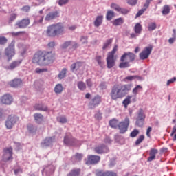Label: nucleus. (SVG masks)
I'll use <instances>...</instances> for the list:
<instances>
[{
    "mask_svg": "<svg viewBox=\"0 0 176 176\" xmlns=\"http://www.w3.org/2000/svg\"><path fill=\"white\" fill-rule=\"evenodd\" d=\"M56 59V54L52 51H37L33 56L32 63L45 66L53 63Z\"/></svg>",
    "mask_w": 176,
    "mask_h": 176,
    "instance_id": "nucleus-1",
    "label": "nucleus"
},
{
    "mask_svg": "<svg viewBox=\"0 0 176 176\" xmlns=\"http://www.w3.org/2000/svg\"><path fill=\"white\" fill-rule=\"evenodd\" d=\"M131 88H133L132 84H116L110 92L111 100L117 101L123 98L131 91Z\"/></svg>",
    "mask_w": 176,
    "mask_h": 176,
    "instance_id": "nucleus-2",
    "label": "nucleus"
},
{
    "mask_svg": "<svg viewBox=\"0 0 176 176\" xmlns=\"http://www.w3.org/2000/svg\"><path fill=\"white\" fill-rule=\"evenodd\" d=\"M135 60V54L131 52H124L120 56V62L119 63V68L126 69L130 67V63H133Z\"/></svg>",
    "mask_w": 176,
    "mask_h": 176,
    "instance_id": "nucleus-3",
    "label": "nucleus"
},
{
    "mask_svg": "<svg viewBox=\"0 0 176 176\" xmlns=\"http://www.w3.org/2000/svg\"><path fill=\"white\" fill-rule=\"evenodd\" d=\"M65 33L64 25L61 23H57L49 25L46 30V34L50 37H55Z\"/></svg>",
    "mask_w": 176,
    "mask_h": 176,
    "instance_id": "nucleus-4",
    "label": "nucleus"
},
{
    "mask_svg": "<svg viewBox=\"0 0 176 176\" xmlns=\"http://www.w3.org/2000/svg\"><path fill=\"white\" fill-rule=\"evenodd\" d=\"M118 50V45H115L113 50L111 52H109L107 53V66L108 69H111L113 67L116 66V59L115 58V54Z\"/></svg>",
    "mask_w": 176,
    "mask_h": 176,
    "instance_id": "nucleus-5",
    "label": "nucleus"
},
{
    "mask_svg": "<svg viewBox=\"0 0 176 176\" xmlns=\"http://www.w3.org/2000/svg\"><path fill=\"white\" fill-rule=\"evenodd\" d=\"M5 55L7 56L8 61L12 60L15 55V41H12L9 45L5 49Z\"/></svg>",
    "mask_w": 176,
    "mask_h": 176,
    "instance_id": "nucleus-6",
    "label": "nucleus"
},
{
    "mask_svg": "<svg viewBox=\"0 0 176 176\" xmlns=\"http://www.w3.org/2000/svg\"><path fill=\"white\" fill-rule=\"evenodd\" d=\"M129 124L130 120L129 118H126L124 122L119 123L118 128L120 130V133L122 134L125 133L128 131Z\"/></svg>",
    "mask_w": 176,
    "mask_h": 176,
    "instance_id": "nucleus-7",
    "label": "nucleus"
},
{
    "mask_svg": "<svg viewBox=\"0 0 176 176\" xmlns=\"http://www.w3.org/2000/svg\"><path fill=\"white\" fill-rule=\"evenodd\" d=\"M30 24V18H24L16 22L14 26L20 28V29H25L28 28Z\"/></svg>",
    "mask_w": 176,
    "mask_h": 176,
    "instance_id": "nucleus-8",
    "label": "nucleus"
},
{
    "mask_svg": "<svg viewBox=\"0 0 176 176\" xmlns=\"http://www.w3.org/2000/svg\"><path fill=\"white\" fill-rule=\"evenodd\" d=\"M13 149L12 148H6L3 149V161L7 162L13 160Z\"/></svg>",
    "mask_w": 176,
    "mask_h": 176,
    "instance_id": "nucleus-9",
    "label": "nucleus"
},
{
    "mask_svg": "<svg viewBox=\"0 0 176 176\" xmlns=\"http://www.w3.org/2000/svg\"><path fill=\"white\" fill-rule=\"evenodd\" d=\"M152 53V46L145 47L144 49L139 54L140 60H146Z\"/></svg>",
    "mask_w": 176,
    "mask_h": 176,
    "instance_id": "nucleus-10",
    "label": "nucleus"
},
{
    "mask_svg": "<svg viewBox=\"0 0 176 176\" xmlns=\"http://www.w3.org/2000/svg\"><path fill=\"white\" fill-rule=\"evenodd\" d=\"M101 160V157L100 156L97 155H88L87 159L86 160V164H98Z\"/></svg>",
    "mask_w": 176,
    "mask_h": 176,
    "instance_id": "nucleus-11",
    "label": "nucleus"
},
{
    "mask_svg": "<svg viewBox=\"0 0 176 176\" xmlns=\"http://www.w3.org/2000/svg\"><path fill=\"white\" fill-rule=\"evenodd\" d=\"M96 176H118V174L112 171H104L103 170L97 169L95 170Z\"/></svg>",
    "mask_w": 176,
    "mask_h": 176,
    "instance_id": "nucleus-12",
    "label": "nucleus"
},
{
    "mask_svg": "<svg viewBox=\"0 0 176 176\" xmlns=\"http://www.w3.org/2000/svg\"><path fill=\"white\" fill-rule=\"evenodd\" d=\"M102 102V96H100V95H96L91 99V101L89 103V106L91 109L96 108L97 106L100 104Z\"/></svg>",
    "mask_w": 176,
    "mask_h": 176,
    "instance_id": "nucleus-13",
    "label": "nucleus"
},
{
    "mask_svg": "<svg viewBox=\"0 0 176 176\" xmlns=\"http://www.w3.org/2000/svg\"><path fill=\"white\" fill-rule=\"evenodd\" d=\"M13 101V98L9 94H5V95H3L0 99V102L3 104L10 105L12 104Z\"/></svg>",
    "mask_w": 176,
    "mask_h": 176,
    "instance_id": "nucleus-14",
    "label": "nucleus"
},
{
    "mask_svg": "<svg viewBox=\"0 0 176 176\" xmlns=\"http://www.w3.org/2000/svg\"><path fill=\"white\" fill-rule=\"evenodd\" d=\"M94 151L97 154H103L109 152V148L104 144H100L94 148Z\"/></svg>",
    "mask_w": 176,
    "mask_h": 176,
    "instance_id": "nucleus-15",
    "label": "nucleus"
},
{
    "mask_svg": "<svg viewBox=\"0 0 176 176\" xmlns=\"http://www.w3.org/2000/svg\"><path fill=\"white\" fill-rule=\"evenodd\" d=\"M63 142L66 145L69 146H74L76 145L78 143V140L72 138V135L65 136Z\"/></svg>",
    "mask_w": 176,
    "mask_h": 176,
    "instance_id": "nucleus-16",
    "label": "nucleus"
},
{
    "mask_svg": "<svg viewBox=\"0 0 176 176\" xmlns=\"http://www.w3.org/2000/svg\"><path fill=\"white\" fill-rule=\"evenodd\" d=\"M59 16H60V12L58 11L50 12L46 14L45 17V20L46 21H50L59 17Z\"/></svg>",
    "mask_w": 176,
    "mask_h": 176,
    "instance_id": "nucleus-17",
    "label": "nucleus"
},
{
    "mask_svg": "<svg viewBox=\"0 0 176 176\" xmlns=\"http://www.w3.org/2000/svg\"><path fill=\"white\" fill-rule=\"evenodd\" d=\"M159 153V150L156 148H151L149 152V157L147 159L148 162H152L156 160V155Z\"/></svg>",
    "mask_w": 176,
    "mask_h": 176,
    "instance_id": "nucleus-18",
    "label": "nucleus"
},
{
    "mask_svg": "<svg viewBox=\"0 0 176 176\" xmlns=\"http://www.w3.org/2000/svg\"><path fill=\"white\" fill-rule=\"evenodd\" d=\"M103 19H104L103 15L97 16L94 21V26L96 28H98L100 25H102V24L103 23Z\"/></svg>",
    "mask_w": 176,
    "mask_h": 176,
    "instance_id": "nucleus-19",
    "label": "nucleus"
},
{
    "mask_svg": "<svg viewBox=\"0 0 176 176\" xmlns=\"http://www.w3.org/2000/svg\"><path fill=\"white\" fill-rule=\"evenodd\" d=\"M21 63L22 60H14L13 62H12V63L9 65L8 69L10 70H13L15 68L19 67Z\"/></svg>",
    "mask_w": 176,
    "mask_h": 176,
    "instance_id": "nucleus-20",
    "label": "nucleus"
},
{
    "mask_svg": "<svg viewBox=\"0 0 176 176\" xmlns=\"http://www.w3.org/2000/svg\"><path fill=\"white\" fill-rule=\"evenodd\" d=\"M21 84L22 81L19 78H15L9 82V85L11 87H18Z\"/></svg>",
    "mask_w": 176,
    "mask_h": 176,
    "instance_id": "nucleus-21",
    "label": "nucleus"
},
{
    "mask_svg": "<svg viewBox=\"0 0 176 176\" xmlns=\"http://www.w3.org/2000/svg\"><path fill=\"white\" fill-rule=\"evenodd\" d=\"M34 109L39 111H47L48 108L47 106L42 104H36L34 106Z\"/></svg>",
    "mask_w": 176,
    "mask_h": 176,
    "instance_id": "nucleus-22",
    "label": "nucleus"
},
{
    "mask_svg": "<svg viewBox=\"0 0 176 176\" xmlns=\"http://www.w3.org/2000/svg\"><path fill=\"white\" fill-rule=\"evenodd\" d=\"M133 98V95H128L125 99H124L122 102V104L124 105L125 109H127L129 104L131 103V98Z\"/></svg>",
    "mask_w": 176,
    "mask_h": 176,
    "instance_id": "nucleus-23",
    "label": "nucleus"
},
{
    "mask_svg": "<svg viewBox=\"0 0 176 176\" xmlns=\"http://www.w3.org/2000/svg\"><path fill=\"white\" fill-rule=\"evenodd\" d=\"M113 25L120 26L124 23V19L123 17H119L112 21Z\"/></svg>",
    "mask_w": 176,
    "mask_h": 176,
    "instance_id": "nucleus-24",
    "label": "nucleus"
},
{
    "mask_svg": "<svg viewBox=\"0 0 176 176\" xmlns=\"http://www.w3.org/2000/svg\"><path fill=\"white\" fill-rule=\"evenodd\" d=\"M55 141V137L47 138L44 140L42 144L43 146H50Z\"/></svg>",
    "mask_w": 176,
    "mask_h": 176,
    "instance_id": "nucleus-25",
    "label": "nucleus"
},
{
    "mask_svg": "<svg viewBox=\"0 0 176 176\" xmlns=\"http://www.w3.org/2000/svg\"><path fill=\"white\" fill-rule=\"evenodd\" d=\"M82 67V62H76L75 63H72L70 66V69L72 72H74L75 70L77 71L80 69V68Z\"/></svg>",
    "mask_w": 176,
    "mask_h": 176,
    "instance_id": "nucleus-26",
    "label": "nucleus"
},
{
    "mask_svg": "<svg viewBox=\"0 0 176 176\" xmlns=\"http://www.w3.org/2000/svg\"><path fill=\"white\" fill-rule=\"evenodd\" d=\"M82 159L83 155L80 153H76L74 157H72V160L74 163L81 162Z\"/></svg>",
    "mask_w": 176,
    "mask_h": 176,
    "instance_id": "nucleus-27",
    "label": "nucleus"
},
{
    "mask_svg": "<svg viewBox=\"0 0 176 176\" xmlns=\"http://www.w3.org/2000/svg\"><path fill=\"white\" fill-rule=\"evenodd\" d=\"M81 170L80 168H76L72 170L67 176H80Z\"/></svg>",
    "mask_w": 176,
    "mask_h": 176,
    "instance_id": "nucleus-28",
    "label": "nucleus"
},
{
    "mask_svg": "<svg viewBox=\"0 0 176 176\" xmlns=\"http://www.w3.org/2000/svg\"><path fill=\"white\" fill-rule=\"evenodd\" d=\"M63 87L62 84H56V85L54 87V92L56 94H60L63 91Z\"/></svg>",
    "mask_w": 176,
    "mask_h": 176,
    "instance_id": "nucleus-29",
    "label": "nucleus"
},
{
    "mask_svg": "<svg viewBox=\"0 0 176 176\" xmlns=\"http://www.w3.org/2000/svg\"><path fill=\"white\" fill-rule=\"evenodd\" d=\"M34 120L35 121L40 124L41 122L43 121V116L42 114H40V113H35L34 115Z\"/></svg>",
    "mask_w": 176,
    "mask_h": 176,
    "instance_id": "nucleus-30",
    "label": "nucleus"
},
{
    "mask_svg": "<svg viewBox=\"0 0 176 176\" xmlns=\"http://www.w3.org/2000/svg\"><path fill=\"white\" fill-rule=\"evenodd\" d=\"M109 125L111 128L118 129L119 126V121L116 119H113L109 122Z\"/></svg>",
    "mask_w": 176,
    "mask_h": 176,
    "instance_id": "nucleus-31",
    "label": "nucleus"
},
{
    "mask_svg": "<svg viewBox=\"0 0 176 176\" xmlns=\"http://www.w3.org/2000/svg\"><path fill=\"white\" fill-rule=\"evenodd\" d=\"M134 31L136 34H141V32L142 31V25L139 23H136L134 27Z\"/></svg>",
    "mask_w": 176,
    "mask_h": 176,
    "instance_id": "nucleus-32",
    "label": "nucleus"
},
{
    "mask_svg": "<svg viewBox=\"0 0 176 176\" xmlns=\"http://www.w3.org/2000/svg\"><path fill=\"white\" fill-rule=\"evenodd\" d=\"M77 87L80 91H85L87 89V85L84 81H78L77 83Z\"/></svg>",
    "mask_w": 176,
    "mask_h": 176,
    "instance_id": "nucleus-33",
    "label": "nucleus"
},
{
    "mask_svg": "<svg viewBox=\"0 0 176 176\" xmlns=\"http://www.w3.org/2000/svg\"><path fill=\"white\" fill-rule=\"evenodd\" d=\"M113 38H109L107 39L103 44L102 50H107L113 43Z\"/></svg>",
    "mask_w": 176,
    "mask_h": 176,
    "instance_id": "nucleus-34",
    "label": "nucleus"
},
{
    "mask_svg": "<svg viewBox=\"0 0 176 176\" xmlns=\"http://www.w3.org/2000/svg\"><path fill=\"white\" fill-rule=\"evenodd\" d=\"M5 124L8 129H12L13 126L15 125V124L11 122V118H9V117H8V119Z\"/></svg>",
    "mask_w": 176,
    "mask_h": 176,
    "instance_id": "nucleus-35",
    "label": "nucleus"
},
{
    "mask_svg": "<svg viewBox=\"0 0 176 176\" xmlns=\"http://www.w3.org/2000/svg\"><path fill=\"white\" fill-rule=\"evenodd\" d=\"M115 16V12L113 10H108L106 15V19L107 21H111L113 17Z\"/></svg>",
    "mask_w": 176,
    "mask_h": 176,
    "instance_id": "nucleus-36",
    "label": "nucleus"
},
{
    "mask_svg": "<svg viewBox=\"0 0 176 176\" xmlns=\"http://www.w3.org/2000/svg\"><path fill=\"white\" fill-rule=\"evenodd\" d=\"M171 10V9L170 8V6L168 5H165L163 7V10H162V14L164 15H167L168 14H170V11Z\"/></svg>",
    "mask_w": 176,
    "mask_h": 176,
    "instance_id": "nucleus-37",
    "label": "nucleus"
},
{
    "mask_svg": "<svg viewBox=\"0 0 176 176\" xmlns=\"http://www.w3.org/2000/svg\"><path fill=\"white\" fill-rule=\"evenodd\" d=\"M138 120H145V113H144V110L140 109L139 113L138 114Z\"/></svg>",
    "mask_w": 176,
    "mask_h": 176,
    "instance_id": "nucleus-38",
    "label": "nucleus"
},
{
    "mask_svg": "<svg viewBox=\"0 0 176 176\" xmlns=\"http://www.w3.org/2000/svg\"><path fill=\"white\" fill-rule=\"evenodd\" d=\"M18 15L16 13H12L8 19V23H13L17 18Z\"/></svg>",
    "mask_w": 176,
    "mask_h": 176,
    "instance_id": "nucleus-39",
    "label": "nucleus"
},
{
    "mask_svg": "<svg viewBox=\"0 0 176 176\" xmlns=\"http://www.w3.org/2000/svg\"><path fill=\"white\" fill-rule=\"evenodd\" d=\"M118 12L122 15H126L130 13V10L120 7Z\"/></svg>",
    "mask_w": 176,
    "mask_h": 176,
    "instance_id": "nucleus-40",
    "label": "nucleus"
},
{
    "mask_svg": "<svg viewBox=\"0 0 176 176\" xmlns=\"http://www.w3.org/2000/svg\"><path fill=\"white\" fill-rule=\"evenodd\" d=\"M142 90V87H141V85H136L135 87V88H133L132 93L135 95L137 96V94H138V92Z\"/></svg>",
    "mask_w": 176,
    "mask_h": 176,
    "instance_id": "nucleus-41",
    "label": "nucleus"
},
{
    "mask_svg": "<svg viewBox=\"0 0 176 176\" xmlns=\"http://www.w3.org/2000/svg\"><path fill=\"white\" fill-rule=\"evenodd\" d=\"M72 45V41H65L61 45V48L62 49H67V47H69Z\"/></svg>",
    "mask_w": 176,
    "mask_h": 176,
    "instance_id": "nucleus-42",
    "label": "nucleus"
},
{
    "mask_svg": "<svg viewBox=\"0 0 176 176\" xmlns=\"http://www.w3.org/2000/svg\"><path fill=\"white\" fill-rule=\"evenodd\" d=\"M96 60L98 63V64L100 66L102 67L104 65L103 60L102 56H96Z\"/></svg>",
    "mask_w": 176,
    "mask_h": 176,
    "instance_id": "nucleus-43",
    "label": "nucleus"
},
{
    "mask_svg": "<svg viewBox=\"0 0 176 176\" xmlns=\"http://www.w3.org/2000/svg\"><path fill=\"white\" fill-rule=\"evenodd\" d=\"M8 118L10 119V121L12 122V123L14 124L17 122V121H19V118L14 115L9 116Z\"/></svg>",
    "mask_w": 176,
    "mask_h": 176,
    "instance_id": "nucleus-44",
    "label": "nucleus"
},
{
    "mask_svg": "<svg viewBox=\"0 0 176 176\" xmlns=\"http://www.w3.org/2000/svg\"><path fill=\"white\" fill-rule=\"evenodd\" d=\"M67 71V69H63V70H61V72L58 74V78L60 79L64 78L66 76Z\"/></svg>",
    "mask_w": 176,
    "mask_h": 176,
    "instance_id": "nucleus-45",
    "label": "nucleus"
},
{
    "mask_svg": "<svg viewBox=\"0 0 176 176\" xmlns=\"http://www.w3.org/2000/svg\"><path fill=\"white\" fill-rule=\"evenodd\" d=\"M44 16H38L36 18L35 23L36 24H42L43 22Z\"/></svg>",
    "mask_w": 176,
    "mask_h": 176,
    "instance_id": "nucleus-46",
    "label": "nucleus"
},
{
    "mask_svg": "<svg viewBox=\"0 0 176 176\" xmlns=\"http://www.w3.org/2000/svg\"><path fill=\"white\" fill-rule=\"evenodd\" d=\"M144 140H145V136L140 135L135 143V146H138L142 144Z\"/></svg>",
    "mask_w": 176,
    "mask_h": 176,
    "instance_id": "nucleus-47",
    "label": "nucleus"
},
{
    "mask_svg": "<svg viewBox=\"0 0 176 176\" xmlns=\"http://www.w3.org/2000/svg\"><path fill=\"white\" fill-rule=\"evenodd\" d=\"M156 28H157L156 23L153 22L148 24V31L151 32L156 30Z\"/></svg>",
    "mask_w": 176,
    "mask_h": 176,
    "instance_id": "nucleus-48",
    "label": "nucleus"
},
{
    "mask_svg": "<svg viewBox=\"0 0 176 176\" xmlns=\"http://www.w3.org/2000/svg\"><path fill=\"white\" fill-rule=\"evenodd\" d=\"M128 5L131 6H135L138 3V0H126Z\"/></svg>",
    "mask_w": 176,
    "mask_h": 176,
    "instance_id": "nucleus-49",
    "label": "nucleus"
},
{
    "mask_svg": "<svg viewBox=\"0 0 176 176\" xmlns=\"http://www.w3.org/2000/svg\"><path fill=\"white\" fill-rule=\"evenodd\" d=\"M138 134H140V131L137 130V129H134L130 134V137L132 138H134L135 137H137V135H138Z\"/></svg>",
    "mask_w": 176,
    "mask_h": 176,
    "instance_id": "nucleus-50",
    "label": "nucleus"
},
{
    "mask_svg": "<svg viewBox=\"0 0 176 176\" xmlns=\"http://www.w3.org/2000/svg\"><path fill=\"white\" fill-rule=\"evenodd\" d=\"M111 8L113 10H115L116 12H119L120 9V6L115 3H111Z\"/></svg>",
    "mask_w": 176,
    "mask_h": 176,
    "instance_id": "nucleus-51",
    "label": "nucleus"
},
{
    "mask_svg": "<svg viewBox=\"0 0 176 176\" xmlns=\"http://www.w3.org/2000/svg\"><path fill=\"white\" fill-rule=\"evenodd\" d=\"M80 41L82 43V44H87L88 43V36H82Z\"/></svg>",
    "mask_w": 176,
    "mask_h": 176,
    "instance_id": "nucleus-52",
    "label": "nucleus"
},
{
    "mask_svg": "<svg viewBox=\"0 0 176 176\" xmlns=\"http://www.w3.org/2000/svg\"><path fill=\"white\" fill-rule=\"evenodd\" d=\"M153 0H146L145 3L143 5V9L146 10L149 8V5L151 4V2H152Z\"/></svg>",
    "mask_w": 176,
    "mask_h": 176,
    "instance_id": "nucleus-53",
    "label": "nucleus"
},
{
    "mask_svg": "<svg viewBox=\"0 0 176 176\" xmlns=\"http://www.w3.org/2000/svg\"><path fill=\"white\" fill-rule=\"evenodd\" d=\"M24 34H25V31H19V32H11V35L12 36H20V35Z\"/></svg>",
    "mask_w": 176,
    "mask_h": 176,
    "instance_id": "nucleus-54",
    "label": "nucleus"
},
{
    "mask_svg": "<svg viewBox=\"0 0 176 176\" xmlns=\"http://www.w3.org/2000/svg\"><path fill=\"white\" fill-rule=\"evenodd\" d=\"M8 43V38L6 36H0V45H5Z\"/></svg>",
    "mask_w": 176,
    "mask_h": 176,
    "instance_id": "nucleus-55",
    "label": "nucleus"
},
{
    "mask_svg": "<svg viewBox=\"0 0 176 176\" xmlns=\"http://www.w3.org/2000/svg\"><path fill=\"white\" fill-rule=\"evenodd\" d=\"M28 129L29 132H30V133H34V132H36V131H37V129L35 128V127H34L33 125H29V126H28Z\"/></svg>",
    "mask_w": 176,
    "mask_h": 176,
    "instance_id": "nucleus-56",
    "label": "nucleus"
},
{
    "mask_svg": "<svg viewBox=\"0 0 176 176\" xmlns=\"http://www.w3.org/2000/svg\"><path fill=\"white\" fill-rule=\"evenodd\" d=\"M145 120H140V119H137L136 120V125L138 126V127H142V126H144V122Z\"/></svg>",
    "mask_w": 176,
    "mask_h": 176,
    "instance_id": "nucleus-57",
    "label": "nucleus"
},
{
    "mask_svg": "<svg viewBox=\"0 0 176 176\" xmlns=\"http://www.w3.org/2000/svg\"><path fill=\"white\" fill-rule=\"evenodd\" d=\"M47 72V69H40L39 67H37L36 69H35V72L36 74H41L43 72Z\"/></svg>",
    "mask_w": 176,
    "mask_h": 176,
    "instance_id": "nucleus-58",
    "label": "nucleus"
},
{
    "mask_svg": "<svg viewBox=\"0 0 176 176\" xmlns=\"http://www.w3.org/2000/svg\"><path fill=\"white\" fill-rule=\"evenodd\" d=\"M58 122L62 124L67 123V119L65 117H60L58 118Z\"/></svg>",
    "mask_w": 176,
    "mask_h": 176,
    "instance_id": "nucleus-59",
    "label": "nucleus"
},
{
    "mask_svg": "<svg viewBox=\"0 0 176 176\" xmlns=\"http://www.w3.org/2000/svg\"><path fill=\"white\" fill-rule=\"evenodd\" d=\"M69 0H59L58 1V5L60 6H63L64 5H66L69 3Z\"/></svg>",
    "mask_w": 176,
    "mask_h": 176,
    "instance_id": "nucleus-60",
    "label": "nucleus"
},
{
    "mask_svg": "<svg viewBox=\"0 0 176 176\" xmlns=\"http://www.w3.org/2000/svg\"><path fill=\"white\" fill-rule=\"evenodd\" d=\"M137 78H138V76H128L126 78H125V79L126 80L131 81L136 79Z\"/></svg>",
    "mask_w": 176,
    "mask_h": 176,
    "instance_id": "nucleus-61",
    "label": "nucleus"
},
{
    "mask_svg": "<svg viewBox=\"0 0 176 176\" xmlns=\"http://www.w3.org/2000/svg\"><path fill=\"white\" fill-rule=\"evenodd\" d=\"M176 81V77H173V78H170V80H168L166 85L167 86L170 85V84L174 83V82Z\"/></svg>",
    "mask_w": 176,
    "mask_h": 176,
    "instance_id": "nucleus-62",
    "label": "nucleus"
},
{
    "mask_svg": "<svg viewBox=\"0 0 176 176\" xmlns=\"http://www.w3.org/2000/svg\"><path fill=\"white\" fill-rule=\"evenodd\" d=\"M145 11H146V10H144V8L140 10L136 14V17H140L141 15L144 14V12H145Z\"/></svg>",
    "mask_w": 176,
    "mask_h": 176,
    "instance_id": "nucleus-63",
    "label": "nucleus"
},
{
    "mask_svg": "<svg viewBox=\"0 0 176 176\" xmlns=\"http://www.w3.org/2000/svg\"><path fill=\"white\" fill-rule=\"evenodd\" d=\"M95 118L98 120H101L102 119V114L100 113H98L95 115Z\"/></svg>",
    "mask_w": 176,
    "mask_h": 176,
    "instance_id": "nucleus-64",
    "label": "nucleus"
}]
</instances>
